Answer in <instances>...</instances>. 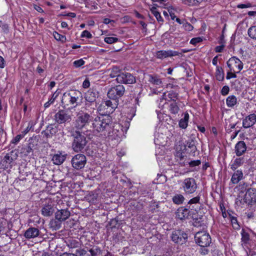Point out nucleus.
<instances>
[{
  "instance_id": "nucleus-22",
  "label": "nucleus",
  "mask_w": 256,
  "mask_h": 256,
  "mask_svg": "<svg viewBox=\"0 0 256 256\" xmlns=\"http://www.w3.org/2000/svg\"><path fill=\"white\" fill-rule=\"evenodd\" d=\"M246 150V146L244 141L238 142L235 146V152L238 156H242Z\"/></svg>"
},
{
  "instance_id": "nucleus-43",
  "label": "nucleus",
  "mask_w": 256,
  "mask_h": 256,
  "mask_svg": "<svg viewBox=\"0 0 256 256\" xmlns=\"http://www.w3.org/2000/svg\"><path fill=\"white\" fill-rule=\"evenodd\" d=\"M6 224V220L2 218H0V234L4 232Z\"/></svg>"
},
{
  "instance_id": "nucleus-62",
  "label": "nucleus",
  "mask_w": 256,
  "mask_h": 256,
  "mask_svg": "<svg viewBox=\"0 0 256 256\" xmlns=\"http://www.w3.org/2000/svg\"><path fill=\"white\" fill-rule=\"evenodd\" d=\"M250 4H240L238 6V8H250Z\"/></svg>"
},
{
  "instance_id": "nucleus-59",
  "label": "nucleus",
  "mask_w": 256,
  "mask_h": 256,
  "mask_svg": "<svg viewBox=\"0 0 256 256\" xmlns=\"http://www.w3.org/2000/svg\"><path fill=\"white\" fill-rule=\"evenodd\" d=\"M246 186L247 185L245 184H240L238 186V188L240 190L241 192H244L246 190Z\"/></svg>"
},
{
  "instance_id": "nucleus-24",
  "label": "nucleus",
  "mask_w": 256,
  "mask_h": 256,
  "mask_svg": "<svg viewBox=\"0 0 256 256\" xmlns=\"http://www.w3.org/2000/svg\"><path fill=\"white\" fill-rule=\"evenodd\" d=\"M244 178V174L242 170H237L232 175L230 182L233 184H237Z\"/></svg>"
},
{
  "instance_id": "nucleus-46",
  "label": "nucleus",
  "mask_w": 256,
  "mask_h": 256,
  "mask_svg": "<svg viewBox=\"0 0 256 256\" xmlns=\"http://www.w3.org/2000/svg\"><path fill=\"white\" fill-rule=\"evenodd\" d=\"M236 72L232 71L229 70V71L227 72L226 78L227 80H230L232 78H236Z\"/></svg>"
},
{
  "instance_id": "nucleus-54",
  "label": "nucleus",
  "mask_w": 256,
  "mask_h": 256,
  "mask_svg": "<svg viewBox=\"0 0 256 256\" xmlns=\"http://www.w3.org/2000/svg\"><path fill=\"white\" fill-rule=\"evenodd\" d=\"M200 198L199 196L194 197L190 200L188 204H194L198 203L199 201H200Z\"/></svg>"
},
{
  "instance_id": "nucleus-42",
  "label": "nucleus",
  "mask_w": 256,
  "mask_h": 256,
  "mask_svg": "<svg viewBox=\"0 0 256 256\" xmlns=\"http://www.w3.org/2000/svg\"><path fill=\"white\" fill-rule=\"evenodd\" d=\"M250 240L248 234L246 232L242 231V241L246 244Z\"/></svg>"
},
{
  "instance_id": "nucleus-19",
  "label": "nucleus",
  "mask_w": 256,
  "mask_h": 256,
  "mask_svg": "<svg viewBox=\"0 0 256 256\" xmlns=\"http://www.w3.org/2000/svg\"><path fill=\"white\" fill-rule=\"evenodd\" d=\"M40 234V230L36 228H30L27 229L24 236L26 239H31L38 237Z\"/></svg>"
},
{
  "instance_id": "nucleus-13",
  "label": "nucleus",
  "mask_w": 256,
  "mask_h": 256,
  "mask_svg": "<svg viewBox=\"0 0 256 256\" xmlns=\"http://www.w3.org/2000/svg\"><path fill=\"white\" fill-rule=\"evenodd\" d=\"M178 93L174 92L173 90H170L167 92L163 93L162 98H160V102H162L163 100L164 102L162 105L167 103V102L172 101L174 102H176L178 100Z\"/></svg>"
},
{
  "instance_id": "nucleus-25",
  "label": "nucleus",
  "mask_w": 256,
  "mask_h": 256,
  "mask_svg": "<svg viewBox=\"0 0 256 256\" xmlns=\"http://www.w3.org/2000/svg\"><path fill=\"white\" fill-rule=\"evenodd\" d=\"M148 77V81L153 84L160 86L162 84V80L157 75L150 74Z\"/></svg>"
},
{
  "instance_id": "nucleus-7",
  "label": "nucleus",
  "mask_w": 256,
  "mask_h": 256,
  "mask_svg": "<svg viewBox=\"0 0 256 256\" xmlns=\"http://www.w3.org/2000/svg\"><path fill=\"white\" fill-rule=\"evenodd\" d=\"M228 67L232 71L239 73L243 68L244 64L236 56H232L226 62Z\"/></svg>"
},
{
  "instance_id": "nucleus-26",
  "label": "nucleus",
  "mask_w": 256,
  "mask_h": 256,
  "mask_svg": "<svg viewBox=\"0 0 256 256\" xmlns=\"http://www.w3.org/2000/svg\"><path fill=\"white\" fill-rule=\"evenodd\" d=\"M188 216V210L184 208H178L176 212V217L180 220H184Z\"/></svg>"
},
{
  "instance_id": "nucleus-23",
  "label": "nucleus",
  "mask_w": 256,
  "mask_h": 256,
  "mask_svg": "<svg viewBox=\"0 0 256 256\" xmlns=\"http://www.w3.org/2000/svg\"><path fill=\"white\" fill-rule=\"evenodd\" d=\"M66 154L59 152L55 154L52 158V160L54 164L60 165L62 164L66 158Z\"/></svg>"
},
{
  "instance_id": "nucleus-5",
  "label": "nucleus",
  "mask_w": 256,
  "mask_h": 256,
  "mask_svg": "<svg viewBox=\"0 0 256 256\" xmlns=\"http://www.w3.org/2000/svg\"><path fill=\"white\" fill-rule=\"evenodd\" d=\"M196 242L202 247H206L211 242L210 234L204 231L197 232L194 236Z\"/></svg>"
},
{
  "instance_id": "nucleus-34",
  "label": "nucleus",
  "mask_w": 256,
  "mask_h": 256,
  "mask_svg": "<svg viewBox=\"0 0 256 256\" xmlns=\"http://www.w3.org/2000/svg\"><path fill=\"white\" fill-rule=\"evenodd\" d=\"M184 196L180 194H177L175 195L172 198L173 202L174 204H182L183 202L184 201Z\"/></svg>"
},
{
  "instance_id": "nucleus-14",
  "label": "nucleus",
  "mask_w": 256,
  "mask_h": 256,
  "mask_svg": "<svg viewBox=\"0 0 256 256\" xmlns=\"http://www.w3.org/2000/svg\"><path fill=\"white\" fill-rule=\"evenodd\" d=\"M182 54L178 51L172 50H161L158 51L156 54V56L159 59H164L169 57L179 56Z\"/></svg>"
},
{
  "instance_id": "nucleus-41",
  "label": "nucleus",
  "mask_w": 256,
  "mask_h": 256,
  "mask_svg": "<svg viewBox=\"0 0 256 256\" xmlns=\"http://www.w3.org/2000/svg\"><path fill=\"white\" fill-rule=\"evenodd\" d=\"M118 40V38L116 37H106L104 39V42L108 44H112L116 42Z\"/></svg>"
},
{
  "instance_id": "nucleus-51",
  "label": "nucleus",
  "mask_w": 256,
  "mask_h": 256,
  "mask_svg": "<svg viewBox=\"0 0 256 256\" xmlns=\"http://www.w3.org/2000/svg\"><path fill=\"white\" fill-rule=\"evenodd\" d=\"M82 38H92V34L88 30H85L83 31L81 34Z\"/></svg>"
},
{
  "instance_id": "nucleus-17",
  "label": "nucleus",
  "mask_w": 256,
  "mask_h": 256,
  "mask_svg": "<svg viewBox=\"0 0 256 256\" xmlns=\"http://www.w3.org/2000/svg\"><path fill=\"white\" fill-rule=\"evenodd\" d=\"M54 204L50 202L42 206L41 212L42 215L44 216H50L54 214Z\"/></svg>"
},
{
  "instance_id": "nucleus-57",
  "label": "nucleus",
  "mask_w": 256,
  "mask_h": 256,
  "mask_svg": "<svg viewBox=\"0 0 256 256\" xmlns=\"http://www.w3.org/2000/svg\"><path fill=\"white\" fill-rule=\"evenodd\" d=\"M90 86V82L88 79H86L82 83V87L84 88H88Z\"/></svg>"
},
{
  "instance_id": "nucleus-40",
  "label": "nucleus",
  "mask_w": 256,
  "mask_h": 256,
  "mask_svg": "<svg viewBox=\"0 0 256 256\" xmlns=\"http://www.w3.org/2000/svg\"><path fill=\"white\" fill-rule=\"evenodd\" d=\"M202 0H182L184 3L190 6L198 4L202 2Z\"/></svg>"
},
{
  "instance_id": "nucleus-15",
  "label": "nucleus",
  "mask_w": 256,
  "mask_h": 256,
  "mask_svg": "<svg viewBox=\"0 0 256 256\" xmlns=\"http://www.w3.org/2000/svg\"><path fill=\"white\" fill-rule=\"evenodd\" d=\"M244 200L248 204L256 203V189L254 188H248L244 194Z\"/></svg>"
},
{
  "instance_id": "nucleus-49",
  "label": "nucleus",
  "mask_w": 256,
  "mask_h": 256,
  "mask_svg": "<svg viewBox=\"0 0 256 256\" xmlns=\"http://www.w3.org/2000/svg\"><path fill=\"white\" fill-rule=\"evenodd\" d=\"M24 133H22V134H18L12 140V143L17 144L24 136Z\"/></svg>"
},
{
  "instance_id": "nucleus-47",
  "label": "nucleus",
  "mask_w": 256,
  "mask_h": 256,
  "mask_svg": "<svg viewBox=\"0 0 256 256\" xmlns=\"http://www.w3.org/2000/svg\"><path fill=\"white\" fill-rule=\"evenodd\" d=\"M84 61L82 59H80L74 61L73 64L76 68H79L84 65Z\"/></svg>"
},
{
  "instance_id": "nucleus-60",
  "label": "nucleus",
  "mask_w": 256,
  "mask_h": 256,
  "mask_svg": "<svg viewBox=\"0 0 256 256\" xmlns=\"http://www.w3.org/2000/svg\"><path fill=\"white\" fill-rule=\"evenodd\" d=\"M167 88H175L178 86L176 84H174L168 83L166 84V86Z\"/></svg>"
},
{
  "instance_id": "nucleus-64",
  "label": "nucleus",
  "mask_w": 256,
  "mask_h": 256,
  "mask_svg": "<svg viewBox=\"0 0 256 256\" xmlns=\"http://www.w3.org/2000/svg\"><path fill=\"white\" fill-rule=\"evenodd\" d=\"M212 63L214 66H217L218 56H216L212 59Z\"/></svg>"
},
{
  "instance_id": "nucleus-38",
  "label": "nucleus",
  "mask_w": 256,
  "mask_h": 256,
  "mask_svg": "<svg viewBox=\"0 0 256 256\" xmlns=\"http://www.w3.org/2000/svg\"><path fill=\"white\" fill-rule=\"evenodd\" d=\"M120 69L117 67H114L111 70V72L110 74V78H114L118 76L120 74Z\"/></svg>"
},
{
  "instance_id": "nucleus-58",
  "label": "nucleus",
  "mask_w": 256,
  "mask_h": 256,
  "mask_svg": "<svg viewBox=\"0 0 256 256\" xmlns=\"http://www.w3.org/2000/svg\"><path fill=\"white\" fill-rule=\"evenodd\" d=\"M224 46L222 44L221 46H218L216 47L215 48V51L216 52H222L224 50Z\"/></svg>"
},
{
  "instance_id": "nucleus-45",
  "label": "nucleus",
  "mask_w": 256,
  "mask_h": 256,
  "mask_svg": "<svg viewBox=\"0 0 256 256\" xmlns=\"http://www.w3.org/2000/svg\"><path fill=\"white\" fill-rule=\"evenodd\" d=\"M230 220L234 228L238 229L239 228L240 226L238 224L237 219L236 217L230 216Z\"/></svg>"
},
{
  "instance_id": "nucleus-11",
  "label": "nucleus",
  "mask_w": 256,
  "mask_h": 256,
  "mask_svg": "<svg viewBox=\"0 0 256 256\" xmlns=\"http://www.w3.org/2000/svg\"><path fill=\"white\" fill-rule=\"evenodd\" d=\"M86 162V157L82 154H78L72 159V164L74 168L80 170L83 168Z\"/></svg>"
},
{
  "instance_id": "nucleus-32",
  "label": "nucleus",
  "mask_w": 256,
  "mask_h": 256,
  "mask_svg": "<svg viewBox=\"0 0 256 256\" xmlns=\"http://www.w3.org/2000/svg\"><path fill=\"white\" fill-rule=\"evenodd\" d=\"M150 10L159 22H163V19L160 13L157 10L156 7L152 6L150 8Z\"/></svg>"
},
{
  "instance_id": "nucleus-10",
  "label": "nucleus",
  "mask_w": 256,
  "mask_h": 256,
  "mask_svg": "<svg viewBox=\"0 0 256 256\" xmlns=\"http://www.w3.org/2000/svg\"><path fill=\"white\" fill-rule=\"evenodd\" d=\"M54 116V120L59 124L69 122L72 119L70 112L64 110H59L55 114Z\"/></svg>"
},
{
  "instance_id": "nucleus-29",
  "label": "nucleus",
  "mask_w": 256,
  "mask_h": 256,
  "mask_svg": "<svg viewBox=\"0 0 256 256\" xmlns=\"http://www.w3.org/2000/svg\"><path fill=\"white\" fill-rule=\"evenodd\" d=\"M189 119V114L188 113H185L183 118L180 120L179 122V126L182 128H186L188 126Z\"/></svg>"
},
{
  "instance_id": "nucleus-27",
  "label": "nucleus",
  "mask_w": 256,
  "mask_h": 256,
  "mask_svg": "<svg viewBox=\"0 0 256 256\" xmlns=\"http://www.w3.org/2000/svg\"><path fill=\"white\" fill-rule=\"evenodd\" d=\"M61 220L56 219L50 220L49 226L50 228L52 230H58L61 226Z\"/></svg>"
},
{
  "instance_id": "nucleus-61",
  "label": "nucleus",
  "mask_w": 256,
  "mask_h": 256,
  "mask_svg": "<svg viewBox=\"0 0 256 256\" xmlns=\"http://www.w3.org/2000/svg\"><path fill=\"white\" fill-rule=\"evenodd\" d=\"M211 132L214 134V136H216L218 134V132L215 127L212 128Z\"/></svg>"
},
{
  "instance_id": "nucleus-12",
  "label": "nucleus",
  "mask_w": 256,
  "mask_h": 256,
  "mask_svg": "<svg viewBox=\"0 0 256 256\" xmlns=\"http://www.w3.org/2000/svg\"><path fill=\"white\" fill-rule=\"evenodd\" d=\"M118 83L132 84L136 82V78L129 72H122L116 78Z\"/></svg>"
},
{
  "instance_id": "nucleus-4",
  "label": "nucleus",
  "mask_w": 256,
  "mask_h": 256,
  "mask_svg": "<svg viewBox=\"0 0 256 256\" xmlns=\"http://www.w3.org/2000/svg\"><path fill=\"white\" fill-rule=\"evenodd\" d=\"M92 120V116L88 113L80 112L76 115V119L74 122V126L77 129H82L88 124Z\"/></svg>"
},
{
  "instance_id": "nucleus-35",
  "label": "nucleus",
  "mask_w": 256,
  "mask_h": 256,
  "mask_svg": "<svg viewBox=\"0 0 256 256\" xmlns=\"http://www.w3.org/2000/svg\"><path fill=\"white\" fill-rule=\"evenodd\" d=\"M248 34L251 38L256 40V26H250L248 29Z\"/></svg>"
},
{
  "instance_id": "nucleus-37",
  "label": "nucleus",
  "mask_w": 256,
  "mask_h": 256,
  "mask_svg": "<svg viewBox=\"0 0 256 256\" xmlns=\"http://www.w3.org/2000/svg\"><path fill=\"white\" fill-rule=\"evenodd\" d=\"M170 110L173 114H177L179 111V108L177 103L175 102L172 103L170 106Z\"/></svg>"
},
{
  "instance_id": "nucleus-55",
  "label": "nucleus",
  "mask_w": 256,
  "mask_h": 256,
  "mask_svg": "<svg viewBox=\"0 0 256 256\" xmlns=\"http://www.w3.org/2000/svg\"><path fill=\"white\" fill-rule=\"evenodd\" d=\"M200 164V161L199 160H192L189 162L190 166L192 167L198 166Z\"/></svg>"
},
{
  "instance_id": "nucleus-9",
  "label": "nucleus",
  "mask_w": 256,
  "mask_h": 256,
  "mask_svg": "<svg viewBox=\"0 0 256 256\" xmlns=\"http://www.w3.org/2000/svg\"><path fill=\"white\" fill-rule=\"evenodd\" d=\"M182 188L186 193L191 194L194 193L197 188V185L194 178H188L184 180L182 184Z\"/></svg>"
},
{
  "instance_id": "nucleus-36",
  "label": "nucleus",
  "mask_w": 256,
  "mask_h": 256,
  "mask_svg": "<svg viewBox=\"0 0 256 256\" xmlns=\"http://www.w3.org/2000/svg\"><path fill=\"white\" fill-rule=\"evenodd\" d=\"M79 242L75 240H69L67 242V246L70 248H74L79 247Z\"/></svg>"
},
{
  "instance_id": "nucleus-56",
  "label": "nucleus",
  "mask_w": 256,
  "mask_h": 256,
  "mask_svg": "<svg viewBox=\"0 0 256 256\" xmlns=\"http://www.w3.org/2000/svg\"><path fill=\"white\" fill-rule=\"evenodd\" d=\"M4 160L6 162L10 164L12 161V158L10 156V154H7L4 157Z\"/></svg>"
},
{
  "instance_id": "nucleus-28",
  "label": "nucleus",
  "mask_w": 256,
  "mask_h": 256,
  "mask_svg": "<svg viewBox=\"0 0 256 256\" xmlns=\"http://www.w3.org/2000/svg\"><path fill=\"white\" fill-rule=\"evenodd\" d=\"M243 163L244 158H236L230 165V168L233 170H234L241 166Z\"/></svg>"
},
{
  "instance_id": "nucleus-30",
  "label": "nucleus",
  "mask_w": 256,
  "mask_h": 256,
  "mask_svg": "<svg viewBox=\"0 0 256 256\" xmlns=\"http://www.w3.org/2000/svg\"><path fill=\"white\" fill-rule=\"evenodd\" d=\"M237 102L236 98L234 96H230L226 99V104L228 107L234 106Z\"/></svg>"
},
{
  "instance_id": "nucleus-2",
  "label": "nucleus",
  "mask_w": 256,
  "mask_h": 256,
  "mask_svg": "<svg viewBox=\"0 0 256 256\" xmlns=\"http://www.w3.org/2000/svg\"><path fill=\"white\" fill-rule=\"evenodd\" d=\"M82 93L76 90H70L63 94L62 102L64 106H72L76 107L82 100Z\"/></svg>"
},
{
  "instance_id": "nucleus-52",
  "label": "nucleus",
  "mask_w": 256,
  "mask_h": 256,
  "mask_svg": "<svg viewBox=\"0 0 256 256\" xmlns=\"http://www.w3.org/2000/svg\"><path fill=\"white\" fill-rule=\"evenodd\" d=\"M183 26H184V28L185 29V30H188V31H191L193 30L192 26L190 24L186 22H184V23Z\"/></svg>"
},
{
  "instance_id": "nucleus-44",
  "label": "nucleus",
  "mask_w": 256,
  "mask_h": 256,
  "mask_svg": "<svg viewBox=\"0 0 256 256\" xmlns=\"http://www.w3.org/2000/svg\"><path fill=\"white\" fill-rule=\"evenodd\" d=\"M36 124L35 122L33 121H30L28 124V126L26 127V128L22 132V133H24V134H26L27 133H28L30 130Z\"/></svg>"
},
{
  "instance_id": "nucleus-21",
  "label": "nucleus",
  "mask_w": 256,
  "mask_h": 256,
  "mask_svg": "<svg viewBox=\"0 0 256 256\" xmlns=\"http://www.w3.org/2000/svg\"><path fill=\"white\" fill-rule=\"evenodd\" d=\"M98 96V92L94 89H90L85 94V98L87 102H94Z\"/></svg>"
},
{
  "instance_id": "nucleus-6",
  "label": "nucleus",
  "mask_w": 256,
  "mask_h": 256,
  "mask_svg": "<svg viewBox=\"0 0 256 256\" xmlns=\"http://www.w3.org/2000/svg\"><path fill=\"white\" fill-rule=\"evenodd\" d=\"M125 88L124 86L117 85L111 88L108 92L107 95L108 98L113 100H118L124 94Z\"/></svg>"
},
{
  "instance_id": "nucleus-8",
  "label": "nucleus",
  "mask_w": 256,
  "mask_h": 256,
  "mask_svg": "<svg viewBox=\"0 0 256 256\" xmlns=\"http://www.w3.org/2000/svg\"><path fill=\"white\" fill-rule=\"evenodd\" d=\"M173 242L179 244H182L187 240L188 235L182 230H174L172 232L170 236Z\"/></svg>"
},
{
  "instance_id": "nucleus-63",
  "label": "nucleus",
  "mask_w": 256,
  "mask_h": 256,
  "mask_svg": "<svg viewBox=\"0 0 256 256\" xmlns=\"http://www.w3.org/2000/svg\"><path fill=\"white\" fill-rule=\"evenodd\" d=\"M4 59L1 56H0V68H4Z\"/></svg>"
},
{
  "instance_id": "nucleus-31",
  "label": "nucleus",
  "mask_w": 256,
  "mask_h": 256,
  "mask_svg": "<svg viewBox=\"0 0 256 256\" xmlns=\"http://www.w3.org/2000/svg\"><path fill=\"white\" fill-rule=\"evenodd\" d=\"M216 78L218 81H222L224 79V72L222 67L216 66Z\"/></svg>"
},
{
  "instance_id": "nucleus-33",
  "label": "nucleus",
  "mask_w": 256,
  "mask_h": 256,
  "mask_svg": "<svg viewBox=\"0 0 256 256\" xmlns=\"http://www.w3.org/2000/svg\"><path fill=\"white\" fill-rule=\"evenodd\" d=\"M186 147L192 149V151L194 152L196 150V146L194 144V141L190 140L186 142V144L184 146V149L181 150L182 152L186 150Z\"/></svg>"
},
{
  "instance_id": "nucleus-20",
  "label": "nucleus",
  "mask_w": 256,
  "mask_h": 256,
  "mask_svg": "<svg viewBox=\"0 0 256 256\" xmlns=\"http://www.w3.org/2000/svg\"><path fill=\"white\" fill-rule=\"evenodd\" d=\"M70 216V212L68 210L64 209L58 210L55 214V218L56 220L64 221Z\"/></svg>"
},
{
  "instance_id": "nucleus-50",
  "label": "nucleus",
  "mask_w": 256,
  "mask_h": 256,
  "mask_svg": "<svg viewBox=\"0 0 256 256\" xmlns=\"http://www.w3.org/2000/svg\"><path fill=\"white\" fill-rule=\"evenodd\" d=\"M229 91V87L227 86H223L220 92L222 96H226L228 94Z\"/></svg>"
},
{
  "instance_id": "nucleus-3",
  "label": "nucleus",
  "mask_w": 256,
  "mask_h": 256,
  "mask_svg": "<svg viewBox=\"0 0 256 256\" xmlns=\"http://www.w3.org/2000/svg\"><path fill=\"white\" fill-rule=\"evenodd\" d=\"M72 136L74 138L72 144V149L76 152H81L87 142L86 137L77 130L73 132Z\"/></svg>"
},
{
  "instance_id": "nucleus-1",
  "label": "nucleus",
  "mask_w": 256,
  "mask_h": 256,
  "mask_svg": "<svg viewBox=\"0 0 256 256\" xmlns=\"http://www.w3.org/2000/svg\"><path fill=\"white\" fill-rule=\"evenodd\" d=\"M112 120L108 115L97 116L92 121V125L94 130L98 132H109L111 128Z\"/></svg>"
},
{
  "instance_id": "nucleus-39",
  "label": "nucleus",
  "mask_w": 256,
  "mask_h": 256,
  "mask_svg": "<svg viewBox=\"0 0 256 256\" xmlns=\"http://www.w3.org/2000/svg\"><path fill=\"white\" fill-rule=\"evenodd\" d=\"M53 36L54 38L57 40L61 41L62 42H65L66 40V37L56 32H54Z\"/></svg>"
},
{
  "instance_id": "nucleus-18",
  "label": "nucleus",
  "mask_w": 256,
  "mask_h": 256,
  "mask_svg": "<svg viewBox=\"0 0 256 256\" xmlns=\"http://www.w3.org/2000/svg\"><path fill=\"white\" fill-rule=\"evenodd\" d=\"M256 122V115L250 114L246 116L242 120V126L244 128H249L254 124Z\"/></svg>"
},
{
  "instance_id": "nucleus-16",
  "label": "nucleus",
  "mask_w": 256,
  "mask_h": 256,
  "mask_svg": "<svg viewBox=\"0 0 256 256\" xmlns=\"http://www.w3.org/2000/svg\"><path fill=\"white\" fill-rule=\"evenodd\" d=\"M118 105V100H114V102L111 100H108L104 102L99 108V110H100L101 107L106 106V112L112 113L114 110L117 108Z\"/></svg>"
},
{
  "instance_id": "nucleus-53",
  "label": "nucleus",
  "mask_w": 256,
  "mask_h": 256,
  "mask_svg": "<svg viewBox=\"0 0 256 256\" xmlns=\"http://www.w3.org/2000/svg\"><path fill=\"white\" fill-rule=\"evenodd\" d=\"M202 38H200V37H198V38H192L190 41V43L191 44H194L196 45V44L202 42Z\"/></svg>"
},
{
  "instance_id": "nucleus-48",
  "label": "nucleus",
  "mask_w": 256,
  "mask_h": 256,
  "mask_svg": "<svg viewBox=\"0 0 256 256\" xmlns=\"http://www.w3.org/2000/svg\"><path fill=\"white\" fill-rule=\"evenodd\" d=\"M57 96V95L55 96V94H54L51 98L50 100L48 102H46L44 104V106L45 108H48L50 105L52 104L56 98Z\"/></svg>"
}]
</instances>
